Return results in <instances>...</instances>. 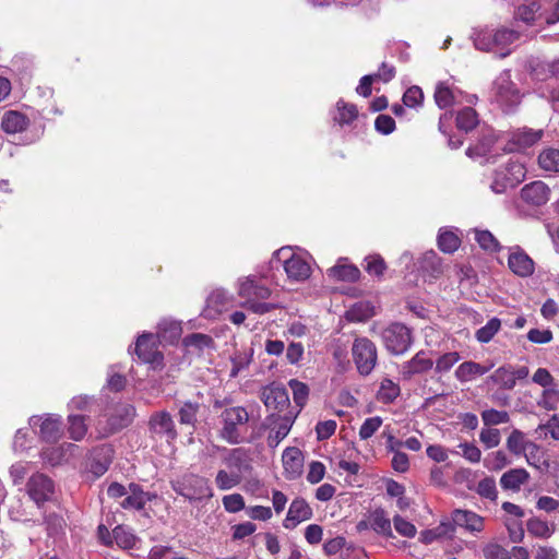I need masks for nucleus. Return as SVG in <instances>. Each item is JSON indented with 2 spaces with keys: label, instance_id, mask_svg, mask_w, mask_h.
Instances as JSON below:
<instances>
[{
  "label": "nucleus",
  "instance_id": "1",
  "mask_svg": "<svg viewBox=\"0 0 559 559\" xmlns=\"http://www.w3.org/2000/svg\"><path fill=\"white\" fill-rule=\"evenodd\" d=\"M535 93L559 111V61L538 64L532 72Z\"/></svg>",
  "mask_w": 559,
  "mask_h": 559
},
{
  "label": "nucleus",
  "instance_id": "2",
  "mask_svg": "<svg viewBox=\"0 0 559 559\" xmlns=\"http://www.w3.org/2000/svg\"><path fill=\"white\" fill-rule=\"evenodd\" d=\"M219 437L229 444H238L242 440V430L249 421V413L242 406L225 408L221 415Z\"/></svg>",
  "mask_w": 559,
  "mask_h": 559
},
{
  "label": "nucleus",
  "instance_id": "3",
  "mask_svg": "<svg viewBox=\"0 0 559 559\" xmlns=\"http://www.w3.org/2000/svg\"><path fill=\"white\" fill-rule=\"evenodd\" d=\"M170 484L174 491L191 503L213 497V490L209 479L197 474H183Z\"/></svg>",
  "mask_w": 559,
  "mask_h": 559
},
{
  "label": "nucleus",
  "instance_id": "4",
  "mask_svg": "<svg viewBox=\"0 0 559 559\" xmlns=\"http://www.w3.org/2000/svg\"><path fill=\"white\" fill-rule=\"evenodd\" d=\"M275 263H282L288 280L304 282L311 274L309 262L301 255L293 252L290 247H283L273 253L272 267Z\"/></svg>",
  "mask_w": 559,
  "mask_h": 559
},
{
  "label": "nucleus",
  "instance_id": "5",
  "mask_svg": "<svg viewBox=\"0 0 559 559\" xmlns=\"http://www.w3.org/2000/svg\"><path fill=\"white\" fill-rule=\"evenodd\" d=\"M525 176L526 170L523 164L516 160H509L493 171L490 189L495 193H503L509 188L516 187L524 180Z\"/></svg>",
  "mask_w": 559,
  "mask_h": 559
},
{
  "label": "nucleus",
  "instance_id": "6",
  "mask_svg": "<svg viewBox=\"0 0 559 559\" xmlns=\"http://www.w3.org/2000/svg\"><path fill=\"white\" fill-rule=\"evenodd\" d=\"M352 356L358 373L369 376L378 361V352L374 343L367 337H356L352 345Z\"/></svg>",
  "mask_w": 559,
  "mask_h": 559
},
{
  "label": "nucleus",
  "instance_id": "7",
  "mask_svg": "<svg viewBox=\"0 0 559 559\" xmlns=\"http://www.w3.org/2000/svg\"><path fill=\"white\" fill-rule=\"evenodd\" d=\"M381 337L385 348L392 355H402L406 353L413 343L411 329L405 324L397 322L383 329Z\"/></svg>",
  "mask_w": 559,
  "mask_h": 559
},
{
  "label": "nucleus",
  "instance_id": "8",
  "mask_svg": "<svg viewBox=\"0 0 559 559\" xmlns=\"http://www.w3.org/2000/svg\"><path fill=\"white\" fill-rule=\"evenodd\" d=\"M25 491L28 498L41 509L46 502H49L55 497V483L53 480L43 473H34L25 484Z\"/></svg>",
  "mask_w": 559,
  "mask_h": 559
},
{
  "label": "nucleus",
  "instance_id": "9",
  "mask_svg": "<svg viewBox=\"0 0 559 559\" xmlns=\"http://www.w3.org/2000/svg\"><path fill=\"white\" fill-rule=\"evenodd\" d=\"M456 527L463 528L468 534L477 537L485 530V518L472 510L455 509L451 513V519L447 520Z\"/></svg>",
  "mask_w": 559,
  "mask_h": 559
},
{
  "label": "nucleus",
  "instance_id": "10",
  "mask_svg": "<svg viewBox=\"0 0 559 559\" xmlns=\"http://www.w3.org/2000/svg\"><path fill=\"white\" fill-rule=\"evenodd\" d=\"M496 99L509 111L521 103V94L515 84L510 80L508 72L502 73L495 83Z\"/></svg>",
  "mask_w": 559,
  "mask_h": 559
},
{
  "label": "nucleus",
  "instance_id": "11",
  "mask_svg": "<svg viewBox=\"0 0 559 559\" xmlns=\"http://www.w3.org/2000/svg\"><path fill=\"white\" fill-rule=\"evenodd\" d=\"M29 426H39V436L47 443L57 442L62 436V421L60 416L31 417Z\"/></svg>",
  "mask_w": 559,
  "mask_h": 559
},
{
  "label": "nucleus",
  "instance_id": "12",
  "mask_svg": "<svg viewBox=\"0 0 559 559\" xmlns=\"http://www.w3.org/2000/svg\"><path fill=\"white\" fill-rule=\"evenodd\" d=\"M508 266L520 277H528L535 271L533 259L519 246L509 248Z\"/></svg>",
  "mask_w": 559,
  "mask_h": 559
},
{
  "label": "nucleus",
  "instance_id": "13",
  "mask_svg": "<svg viewBox=\"0 0 559 559\" xmlns=\"http://www.w3.org/2000/svg\"><path fill=\"white\" fill-rule=\"evenodd\" d=\"M525 35V31L521 27H512L507 28L502 27L499 29H493V49L495 52L498 53L500 58H504L510 55V50L506 49L511 44L519 40L522 36Z\"/></svg>",
  "mask_w": 559,
  "mask_h": 559
},
{
  "label": "nucleus",
  "instance_id": "14",
  "mask_svg": "<svg viewBox=\"0 0 559 559\" xmlns=\"http://www.w3.org/2000/svg\"><path fill=\"white\" fill-rule=\"evenodd\" d=\"M157 342L158 340L153 333H143L140 335L134 348L139 359L150 364L159 361L162 355L157 350Z\"/></svg>",
  "mask_w": 559,
  "mask_h": 559
},
{
  "label": "nucleus",
  "instance_id": "15",
  "mask_svg": "<svg viewBox=\"0 0 559 559\" xmlns=\"http://www.w3.org/2000/svg\"><path fill=\"white\" fill-rule=\"evenodd\" d=\"M313 515L311 507L302 498L292 501L287 515L283 522L285 528H295L299 523L310 520Z\"/></svg>",
  "mask_w": 559,
  "mask_h": 559
},
{
  "label": "nucleus",
  "instance_id": "16",
  "mask_svg": "<svg viewBox=\"0 0 559 559\" xmlns=\"http://www.w3.org/2000/svg\"><path fill=\"white\" fill-rule=\"evenodd\" d=\"M550 189L543 181H533L521 189V199L534 206H542L549 200Z\"/></svg>",
  "mask_w": 559,
  "mask_h": 559
},
{
  "label": "nucleus",
  "instance_id": "17",
  "mask_svg": "<svg viewBox=\"0 0 559 559\" xmlns=\"http://www.w3.org/2000/svg\"><path fill=\"white\" fill-rule=\"evenodd\" d=\"M238 295L245 298L246 301L267 299L271 296V290L265 285L260 284L253 276H248L239 280Z\"/></svg>",
  "mask_w": 559,
  "mask_h": 559
},
{
  "label": "nucleus",
  "instance_id": "18",
  "mask_svg": "<svg viewBox=\"0 0 559 559\" xmlns=\"http://www.w3.org/2000/svg\"><path fill=\"white\" fill-rule=\"evenodd\" d=\"M284 474L287 479H296L302 473L304 454L296 447L286 448L282 455Z\"/></svg>",
  "mask_w": 559,
  "mask_h": 559
},
{
  "label": "nucleus",
  "instance_id": "19",
  "mask_svg": "<svg viewBox=\"0 0 559 559\" xmlns=\"http://www.w3.org/2000/svg\"><path fill=\"white\" fill-rule=\"evenodd\" d=\"M150 429L153 433L165 438L167 441L177 437L175 423L169 413L163 411L152 415L150 419Z\"/></svg>",
  "mask_w": 559,
  "mask_h": 559
},
{
  "label": "nucleus",
  "instance_id": "20",
  "mask_svg": "<svg viewBox=\"0 0 559 559\" xmlns=\"http://www.w3.org/2000/svg\"><path fill=\"white\" fill-rule=\"evenodd\" d=\"M530 479L531 475L525 468H511L501 475L500 486L506 491L519 492Z\"/></svg>",
  "mask_w": 559,
  "mask_h": 559
},
{
  "label": "nucleus",
  "instance_id": "21",
  "mask_svg": "<svg viewBox=\"0 0 559 559\" xmlns=\"http://www.w3.org/2000/svg\"><path fill=\"white\" fill-rule=\"evenodd\" d=\"M432 366V359L426 352L420 350L411 360L403 364L401 373L405 379H411L415 374L429 371Z\"/></svg>",
  "mask_w": 559,
  "mask_h": 559
},
{
  "label": "nucleus",
  "instance_id": "22",
  "mask_svg": "<svg viewBox=\"0 0 559 559\" xmlns=\"http://www.w3.org/2000/svg\"><path fill=\"white\" fill-rule=\"evenodd\" d=\"M154 498L153 495L146 492L135 483H131L128 488V497L120 503L127 510H142L145 504Z\"/></svg>",
  "mask_w": 559,
  "mask_h": 559
},
{
  "label": "nucleus",
  "instance_id": "23",
  "mask_svg": "<svg viewBox=\"0 0 559 559\" xmlns=\"http://www.w3.org/2000/svg\"><path fill=\"white\" fill-rule=\"evenodd\" d=\"M182 333L180 322L175 320L164 319L158 323L157 333L155 334L159 343L173 344L177 342Z\"/></svg>",
  "mask_w": 559,
  "mask_h": 559
},
{
  "label": "nucleus",
  "instance_id": "24",
  "mask_svg": "<svg viewBox=\"0 0 559 559\" xmlns=\"http://www.w3.org/2000/svg\"><path fill=\"white\" fill-rule=\"evenodd\" d=\"M493 365L484 366L475 361H464L455 370V377L460 382H469L479 376L487 373Z\"/></svg>",
  "mask_w": 559,
  "mask_h": 559
},
{
  "label": "nucleus",
  "instance_id": "25",
  "mask_svg": "<svg viewBox=\"0 0 559 559\" xmlns=\"http://www.w3.org/2000/svg\"><path fill=\"white\" fill-rule=\"evenodd\" d=\"M507 448L511 453L515 455H522L526 452L527 449L535 450L536 453L539 451V447L534 442L526 440L524 432L519 429L512 430L508 437Z\"/></svg>",
  "mask_w": 559,
  "mask_h": 559
},
{
  "label": "nucleus",
  "instance_id": "26",
  "mask_svg": "<svg viewBox=\"0 0 559 559\" xmlns=\"http://www.w3.org/2000/svg\"><path fill=\"white\" fill-rule=\"evenodd\" d=\"M28 126V118L19 111H8L3 115L1 127L5 133L14 134L24 131Z\"/></svg>",
  "mask_w": 559,
  "mask_h": 559
},
{
  "label": "nucleus",
  "instance_id": "27",
  "mask_svg": "<svg viewBox=\"0 0 559 559\" xmlns=\"http://www.w3.org/2000/svg\"><path fill=\"white\" fill-rule=\"evenodd\" d=\"M539 5L536 1L532 0L518 8L514 20L515 27L521 26L520 23H524L526 26H532L538 19Z\"/></svg>",
  "mask_w": 559,
  "mask_h": 559
},
{
  "label": "nucleus",
  "instance_id": "28",
  "mask_svg": "<svg viewBox=\"0 0 559 559\" xmlns=\"http://www.w3.org/2000/svg\"><path fill=\"white\" fill-rule=\"evenodd\" d=\"M369 525L378 534L388 537L392 536L391 521L382 509H377L370 513Z\"/></svg>",
  "mask_w": 559,
  "mask_h": 559
},
{
  "label": "nucleus",
  "instance_id": "29",
  "mask_svg": "<svg viewBox=\"0 0 559 559\" xmlns=\"http://www.w3.org/2000/svg\"><path fill=\"white\" fill-rule=\"evenodd\" d=\"M468 489L474 490L483 499L492 502H496L498 499V489L493 477L486 476L475 486H468Z\"/></svg>",
  "mask_w": 559,
  "mask_h": 559
},
{
  "label": "nucleus",
  "instance_id": "30",
  "mask_svg": "<svg viewBox=\"0 0 559 559\" xmlns=\"http://www.w3.org/2000/svg\"><path fill=\"white\" fill-rule=\"evenodd\" d=\"M542 130L523 128L513 132L512 141L520 148H525L536 144L542 139Z\"/></svg>",
  "mask_w": 559,
  "mask_h": 559
},
{
  "label": "nucleus",
  "instance_id": "31",
  "mask_svg": "<svg viewBox=\"0 0 559 559\" xmlns=\"http://www.w3.org/2000/svg\"><path fill=\"white\" fill-rule=\"evenodd\" d=\"M401 394V388L391 379H383L377 392V400L382 404L393 403Z\"/></svg>",
  "mask_w": 559,
  "mask_h": 559
},
{
  "label": "nucleus",
  "instance_id": "32",
  "mask_svg": "<svg viewBox=\"0 0 559 559\" xmlns=\"http://www.w3.org/2000/svg\"><path fill=\"white\" fill-rule=\"evenodd\" d=\"M454 535L453 524L447 521H442L437 527L427 530L421 533L420 540L425 544H430L437 539L443 537H450Z\"/></svg>",
  "mask_w": 559,
  "mask_h": 559
},
{
  "label": "nucleus",
  "instance_id": "33",
  "mask_svg": "<svg viewBox=\"0 0 559 559\" xmlns=\"http://www.w3.org/2000/svg\"><path fill=\"white\" fill-rule=\"evenodd\" d=\"M435 102L441 109L449 108L456 102V94L444 82H440L435 90Z\"/></svg>",
  "mask_w": 559,
  "mask_h": 559
},
{
  "label": "nucleus",
  "instance_id": "34",
  "mask_svg": "<svg viewBox=\"0 0 559 559\" xmlns=\"http://www.w3.org/2000/svg\"><path fill=\"white\" fill-rule=\"evenodd\" d=\"M207 308L219 313L231 304V296L224 289L213 290L206 299Z\"/></svg>",
  "mask_w": 559,
  "mask_h": 559
},
{
  "label": "nucleus",
  "instance_id": "35",
  "mask_svg": "<svg viewBox=\"0 0 559 559\" xmlns=\"http://www.w3.org/2000/svg\"><path fill=\"white\" fill-rule=\"evenodd\" d=\"M461 245L460 237L452 230L441 228L438 235V247L445 253H453Z\"/></svg>",
  "mask_w": 559,
  "mask_h": 559
},
{
  "label": "nucleus",
  "instance_id": "36",
  "mask_svg": "<svg viewBox=\"0 0 559 559\" xmlns=\"http://www.w3.org/2000/svg\"><path fill=\"white\" fill-rule=\"evenodd\" d=\"M292 421L289 418H282L281 421L273 428L266 439L267 445L272 449H275L281 441L286 438L292 428Z\"/></svg>",
  "mask_w": 559,
  "mask_h": 559
},
{
  "label": "nucleus",
  "instance_id": "37",
  "mask_svg": "<svg viewBox=\"0 0 559 559\" xmlns=\"http://www.w3.org/2000/svg\"><path fill=\"white\" fill-rule=\"evenodd\" d=\"M538 164L546 171L559 173V150H544L538 156Z\"/></svg>",
  "mask_w": 559,
  "mask_h": 559
},
{
  "label": "nucleus",
  "instance_id": "38",
  "mask_svg": "<svg viewBox=\"0 0 559 559\" xmlns=\"http://www.w3.org/2000/svg\"><path fill=\"white\" fill-rule=\"evenodd\" d=\"M493 383L502 389L511 390L515 386L513 369L511 367H500L490 376Z\"/></svg>",
  "mask_w": 559,
  "mask_h": 559
},
{
  "label": "nucleus",
  "instance_id": "39",
  "mask_svg": "<svg viewBox=\"0 0 559 559\" xmlns=\"http://www.w3.org/2000/svg\"><path fill=\"white\" fill-rule=\"evenodd\" d=\"M240 481L241 476L238 473H229L225 469H219L215 476V485L223 491L235 488Z\"/></svg>",
  "mask_w": 559,
  "mask_h": 559
},
{
  "label": "nucleus",
  "instance_id": "40",
  "mask_svg": "<svg viewBox=\"0 0 559 559\" xmlns=\"http://www.w3.org/2000/svg\"><path fill=\"white\" fill-rule=\"evenodd\" d=\"M328 274L335 280L355 282L360 272L354 265H335L329 269Z\"/></svg>",
  "mask_w": 559,
  "mask_h": 559
},
{
  "label": "nucleus",
  "instance_id": "41",
  "mask_svg": "<svg viewBox=\"0 0 559 559\" xmlns=\"http://www.w3.org/2000/svg\"><path fill=\"white\" fill-rule=\"evenodd\" d=\"M474 46L478 50L493 51V29L484 28L475 31L473 34Z\"/></svg>",
  "mask_w": 559,
  "mask_h": 559
},
{
  "label": "nucleus",
  "instance_id": "42",
  "mask_svg": "<svg viewBox=\"0 0 559 559\" xmlns=\"http://www.w3.org/2000/svg\"><path fill=\"white\" fill-rule=\"evenodd\" d=\"M477 123H478L477 114L473 108L466 107L457 112L456 127L460 130L468 132V131L473 130L477 126Z\"/></svg>",
  "mask_w": 559,
  "mask_h": 559
},
{
  "label": "nucleus",
  "instance_id": "43",
  "mask_svg": "<svg viewBox=\"0 0 559 559\" xmlns=\"http://www.w3.org/2000/svg\"><path fill=\"white\" fill-rule=\"evenodd\" d=\"M264 404L267 407L282 408L286 406L288 402L287 392L284 389H271L263 393Z\"/></svg>",
  "mask_w": 559,
  "mask_h": 559
},
{
  "label": "nucleus",
  "instance_id": "44",
  "mask_svg": "<svg viewBox=\"0 0 559 559\" xmlns=\"http://www.w3.org/2000/svg\"><path fill=\"white\" fill-rule=\"evenodd\" d=\"M501 328L498 318H491L484 326L476 331L475 337L479 343H489Z\"/></svg>",
  "mask_w": 559,
  "mask_h": 559
},
{
  "label": "nucleus",
  "instance_id": "45",
  "mask_svg": "<svg viewBox=\"0 0 559 559\" xmlns=\"http://www.w3.org/2000/svg\"><path fill=\"white\" fill-rule=\"evenodd\" d=\"M337 115L334 117L340 124H348L357 118L358 110L353 104H346L343 100L337 102Z\"/></svg>",
  "mask_w": 559,
  "mask_h": 559
},
{
  "label": "nucleus",
  "instance_id": "46",
  "mask_svg": "<svg viewBox=\"0 0 559 559\" xmlns=\"http://www.w3.org/2000/svg\"><path fill=\"white\" fill-rule=\"evenodd\" d=\"M68 420L70 437L75 441L82 440L87 431L85 418L81 415H69Z\"/></svg>",
  "mask_w": 559,
  "mask_h": 559
},
{
  "label": "nucleus",
  "instance_id": "47",
  "mask_svg": "<svg viewBox=\"0 0 559 559\" xmlns=\"http://www.w3.org/2000/svg\"><path fill=\"white\" fill-rule=\"evenodd\" d=\"M112 538L122 549H130L135 545V536L123 526H116L112 530Z\"/></svg>",
  "mask_w": 559,
  "mask_h": 559
},
{
  "label": "nucleus",
  "instance_id": "48",
  "mask_svg": "<svg viewBox=\"0 0 559 559\" xmlns=\"http://www.w3.org/2000/svg\"><path fill=\"white\" fill-rule=\"evenodd\" d=\"M475 240L486 251L496 252L500 250L499 241L488 230H475Z\"/></svg>",
  "mask_w": 559,
  "mask_h": 559
},
{
  "label": "nucleus",
  "instance_id": "49",
  "mask_svg": "<svg viewBox=\"0 0 559 559\" xmlns=\"http://www.w3.org/2000/svg\"><path fill=\"white\" fill-rule=\"evenodd\" d=\"M481 419L486 426H496L507 424L510 421L509 413L506 411H498L495 408L486 409L481 413Z\"/></svg>",
  "mask_w": 559,
  "mask_h": 559
},
{
  "label": "nucleus",
  "instance_id": "50",
  "mask_svg": "<svg viewBox=\"0 0 559 559\" xmlns=\"http://www.w3.org/2000/svg\"><path fill=\"white\" fill-rule=\"evenodd\" d=\"M252 360V349L245 350V352H238L233 358H231V370H230V377L235 378L238 376L240 371L248 368Z\"/></svg>",
  "mask_w": 559,
  "mask_h": 559
},
{
  "label": "nucleus",
  "instance_id": "51",
  "mask_svg": "<svg viewBox=\"0 0 559 559\" xmlns=\"http://www.w3.org/2000/svg\"><path fill=\"white\" fill-rule=\"evenodd\" d=\"M527 531L532 535H534L536 537H542V538H548L554 533V528L550 527L547 522H545L540 519H537V518L528 520Z\"/></svg>",
  "mask_w": 559,
  "mask_h": 559
},
{
  "label": "nucleus",
  "instance_id": "52",
  "mask_svg": "<svg viewBox=\"0 0 559 559\" xmlns=\"http://www.w3.org/2000/svg\"><path fill=\"white\" fill-rule=\"evenodd\" d=\"M73 447H74L73 444L68 443V444H64V445H62L60 448H56V449H50V448L43 449L41 457L45 461H47L48 463H50L51 465L60 464L61 461L66 456V448H67V450H70Z\"/></svg>",
  "mask_w": 559,
  "mask_h": 559
},
{
  "label": "nucleus",
  "instance_id": "53",
  "mask_svg": "<svg viewBox=\"0 0 559 559\" xmlns=\"http://www.w3.org/2000/svg\"><path fill=\"white\" fill-rule=\"evenodd\" d=\"M537 404L547 411H555L559 405V390L545 389Z\"/></svg>",
  "mask_w": 559,
  "mask_h": 559
},
{
  "label": "nucleus",
  "instance_id": "54",
  "mask_svg": "<svg viewBox=\"0 0 559 559\" xmlns=\"http://www.w3.org/2000/svg\"><path fill=\"white\" fill-rule=\"evenodd\" d=\"M383 420L380 416L367 418L359 429V437L361 440L371 438L381 427Z\"/></svg>",
  "mask_w": 559,
  "mask_h": 559
},
{
  "label": "nucleus",
  "instance_id": "55",
  "mask_svg": "<svg viewBox=\"0 0 559 559\" xmlns=\"http://www.w3.org/2000/svg\"><path fill=\"white\" fill-rule=\"evenodd\" d=\"M288 384L293 391V399H294L295 403L298 406L302 407L308 400V395H309L308 386L305 383H302L298 380H295V379L290 380Z\"/></svg>",
  "mask_w": 559,
  "mask_h": 559
},
{
  "label": "nucleus",
  "instance_id": "56",
  "mask_svg": "<svg viewBox=\"0 0 559 559\" xmlns=\"http://www.w3.org/2000/svg\"><path fill=\"white\" fill-rule=\"evenodd\" d=\"M224 509L228 513H237L245 509V499L240 493L226 495L222 499Z\"/></svg>",
  "mask_w": 559,
  "mask_h": 559
},
{
  "label": "nucleus",
  "instance_id": "57",
  "mask_svg": "<svg viewBox=\"0 0 559 559\" xmlns=\"http://www.w3.org/2000/svg\"><path fill=\"white\" fill-rule=\"evenodd\" d=\"M199 404L190 401L185 402L179 409L180 423L185 425H193L197 420Z\"/></svg>",
  "mask_w": 559,
  "mask_h": 559
},
{
  "label": "nucleus",
  "instance_id": "58",
  "mask_svg": "<svg viewBox=\"0 0 559 559\" xmlns=\"http://www.w3.org/2000/svg\"><path fill=\"white\" fill-rule=\"evenodd\" d=\"M479 440L487 449H492L499 445L501 435L499 429L484 428L479 433Z\"/></svg>",
  "mask_w": 559,
  "mask_h": 559
},
{
  "label": "nucleus",
  "instance_id": "59",
  "mask_svg": "<svg viewBox=\"0 0 559 559\" xmlns=\"http://www.w3.org/2000/svg\"><path fill=\"white\" fill-rule=\"evenodd\" d=\"M539 436L547 437L548 435L559 440V415H554L546 424L539 425L536 429Z\"/></svg>",
  "mask_w": 559,
  "mask_h": 559
},
{
  "label": "nucleus",
  "instance_id": "60",
  "mask_svg": "<svg viewBox=\"0 0 559 559\" xmlns=\"http://www.w3.org/2000/svg\"><path fill=\"white\" fill-rule=\"evenodd\" d=\"M424 93L420 87L412 86L403 95V103L405 106L415 108L423 104Z\"/></svg>",
  "mask_w": 559,
  "mask_h": 559
},
{
  "label": "nucleus",
  "instance_id": "61",
  "mask_svg": "<svg viewBox=\"0 0 559 559\" xmlns=\"http://www.w3.org/2000/svg\"><path fill=\"white\" fill-rule=\"evenodd\" d=\"M366 271L376 276H381L385 270V262L379 254L369 255L365 259Z\"/></svg>",
  "mask_w": 559,
  "mask_h": 559
},
{
  "label": "nucleus",
  "instance_id": "62",
  "mask_svg": "<svg viewBox=\"0 0 559 559\" xmlns=\"http://www.w3.org/2000/svg\"><path fill=\"white\" fill-rule=\"evenodd\" d=\"M183 343L186 346H193L198 349H203L205 347H210L213 344V340L211 336L202 333H193L188 335Z\"/></svg>",
  "mask_w": 559,
  "mask_h": 559
},
{
  "label": "nucleus",
  "instance_id": "63",
  "mask_svg": "<svg viewBox=\"0 0 559 559\" xmlns=\"http://www.w3.org/2000/svg\"><path fill=\"white\" fill-rule=\"evenodd\" d=\"M460 360V355L456 352H450L443 354L436 362V371L437 372H447L449 371L457 361Z\"/></svg>",
  "mask_w": 559,
  "mask_h": 559
},
{
  "label": "nucleus",
  "instance_id": "64",
  "mask_svg": "<svg viewBox=\"0 0 559 559\" xmlns=\"http://www.w3.org/2000/svg\"><path fill=\"white\" fill-rule=\"evenodd\" d=\"M483 554L485 559H511L507 549L498 544H488L484 547Z\"/></svg>",
  "mask_w": 559,
  "mask_h": 559
}]
</instances>
